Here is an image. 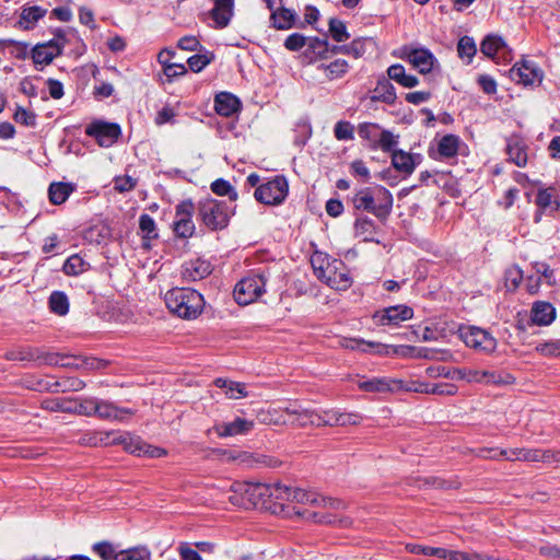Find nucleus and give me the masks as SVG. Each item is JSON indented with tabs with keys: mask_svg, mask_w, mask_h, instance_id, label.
<instances>
[{
	"mask_svg": "<svg viewBox=\"0 0 560 560\" xmlns=\"http://www.w3.org/2000/svg\"><path fill=\"white\" fill-rule=\"evenodd\" d=\"M164 301L171 313L188 320L197 318L205 306L203 296L198 291L188 288L168 290Z\"/></svg>",
	"mask_w": 560,
	"mask_h": 560,
	"instance_id": "nucleus-1",
	"label": "nucleus"
},
{
	"mask_svg": "<svg viewBox=\"0 0 560 560\" xmlns=\"http://www.w3.org/2000/svg\"><path fill=\"white\" fill-rule=\"evenodd\" d=\"M232 214L233 209L226 201L207 197L198 202V215L202 223L212 231L226 228Z\"/></svg>",
	"mask_w": 560,
	"mask_h": 560,
	"instance_id": "nucleus-2",
	"label": "nucleus"
},
{
	"mask_svg": "<svg viewBox=\"0 0 560 560\" xmlns=\"http://www.w3.org/2000/svg\"><path fill=\"white\" fill-rule=\"evenodd\" d=\"M268 278L269 277L265 271H260L240 280L233 292L236 303L240 305H248L255 302L265 293V287Z\"/></svg>",
	"mask_w": 560,
	"mask_h": 560,
	"instance_id": "nucleus-3",
	"label": "nucleus"
},
{
	"mask_svg": "<svg viewBox=\"0 0 560 560\" xmlns=\"http://www.w3.org/2000/svg\"><path fill=\"white\" fill-rule=\"evenodd\" d=\"M67 44L66 35L62 31H58L54 38L35 45L31 49V58L37 69L48 66L52 60L62 54V49Z\"/></svg>",
	"mask_w": 560,
	"mask_h": 560,
	"instance_id": "nucleus-4",
	"label": "nucleus"
},
{
	"mask_svg": "<svg viewBox=\"0 0 560 560\" xmlns=\"http://www.w3.org/2000/svg\"><path fill=\"white\" fill-rule=\"evenodd\" d=\"M289 192V184L284 176H276L265 184L259 185L255 190L257 201L277 206L284 201Z\"/></svg>",
	"mask_w": 560,
	"mask_h": 560,
	"instance_id": "nucleus-5",
	"label": "nucleus"
},
{
	"mask_svg": "<svg viewBox=\"0 0 560 560\" xmlns=\"http://www.w3.org/2000/svg\"><path fill=\"white\" fill-rule=\"evenodd\" d=\"M113 443L122 445L126 452L136 456L159 458L167 455V451L165 448L148 444L140 436L132 435L128 432L114 438Z\"/></svg>",
	"mask_w": 560,
	"mask_h": 560,
	"instance_id": "nucleus-6",
	"label": "nucleus"
},
{
	"mask_svg": "<svg viewBox=\"0 0 560 560\" xmlns=\"http://www.w3.org/2000/svg\"><path fill=\"white\" fill-rule=\"evenodd\" d=\"M457 336L467 347L479 352L490 353L497 347V340L488 331L476 326H459Z\"/></svg>",
	"mask_w": 560,
	"mask_h": 560,
	"instance_id": "nucleus-7",
	"label": "nucleus"
},
{
	"mask_svg": "<svg viewBox=\"0 0 560 560\" xmlns=\"http://www.w3.org/2000/svg\"><path fill=\"white\" fill-rule=\"evenodd\" d=\"M357 386L362 392L373 394L396 393L399 390H413L410 386L406 385L402 380L386 376H375L371 378L362 376L357 381ZM415 390L418 392L419 389L416 388Z\"/></svg>",
	"mask_w": 560,
	"mask_h": 560,
	"instance_id": "nucleus-8",
	"label": "nucleus"
},
{
	"mask_svg": "<svg viewBox=\"0 0 560 560\" xmlns=\"http://www.w3.org/2000/svg\"><path fill=\"white\" fill-rule=\"evenodd\" d=\"M399 58L407 60L420 73L427 74L433 69L436 61L433 54L423 47H415L412 45L402 46L397 55Z\"/></svg>",
	"mask_w": 560,
	"mask_h": 560,
	"instance_id": "nucleus-9",
	"label": "nucleus"
},
{
	"mask_svg": "<svg viewBox=\"0 0 560 560\" xmlns=\"http://www.w3.org/2000/svg\"><path fill=\"white\" fill-rule=\"evenodd\" d=\"M85 133L96 140L98 145L112 147L120 137L121 129L118 124L104 120H94L85 128Z\"/></svg>",
	"mask_w": 560,
	"mask_h": 560,
	"instance_id": "nucleus-10",
	"label": "nucleus"
},
{
	"mask_svg": "<svg viewBox=\"0 0 560 560\" xmlns=\"http://www.w3.org/2000/svg\"><path fill=\"white\" fill-rule=\"evenodd\" d=\"M509 73L514 82L524 86L539 85L544 79L542 70L530 60L516 62Z\"/></svg>",
	"mask_w": 560,
	"mask_h": 560,
	"instance_id": "nucleus-11",
	"label": "nucleus"
},
{
	"mask_svg": "<svg viewBox=\"0 0 560 560\" xmlns=\"http://www.w3.org/2000/svg\"><path fill=\"white\" fill-rule=\"evenodd\" d=\"M195 206L191 200H184L176 206L175 220L173 222V231L176 236L182 238L191 237L196 226L192 221Z\"/></svg>",
	"mask_w": 560,
	"mask_h": 560,
	"instance_id": "nucleus-12",
	"label": "nucleus"
},
{
	"mask_svg": "<svg viewBox=\"0 0 560 560\" xmlns=\"http://www.w3.org/2000/svg\"><path fill=\"white\" fill-rule=\"evenodd\" d=\"M3 358L9 361H39L48 365L59 364V354L44 353L38 349L20 347L9 350L4 353Z\"/></svg>",
	"mask_w": 560,
	"mask_h": 560,
	"instance_id": "nucleus-13",
	"label": "nucleus"
},
{
	"mask_svg": "<svg viewBox=\"0 0 560 560\" xmlns=\"http://www.w3.org/2000/svg\"><path fill=\"white\" fill-rule=\"evenodd\" d=\"M413 316V311L407 305H395L376 312L374 320L382 326H398Z\"/></svg>",
	"mask_w": 560,
	"mask_h": 560,
	"instance_id": "nucleus-14",
	"label": "nucleus"
},
{
	"mask_svg": "<svg viewBox=\"0 0 560 560\" xmlns=\"http://www.w3.org/2000/svg\"><path fill=\"white\" fill-rule=\"evenodd\" d=\"M303 504L322 505L332 510H339L343 508V503L337 499L325 498L315 492L306 491L300 488L291 487L290 500Z\"/></svg>",
	"mask_w": 560,
	"mask_h": 560,
	"instance_id": "nucleus-15",
	"label": "nucleus"
},
{
	"mask_svg": "<svg viewBox=\"0 0 560 560\" xmlns=\"http://www.w3.org/2000/svg\"><path fill=\"white\" fill-rule=\"evenodd\" d=\"M328 287L335 290L343 291L351 287L352 279L345 262L337 259L332 266L328 268L325 277L322 279Z\"/></svg>",
	"mask_w": 560,
	"mask_h": 560,
	"instance_id": "nucleus-16",
	"label": "nucleus"
},
{
	"mask_svg": "<svg viewBox=\"0 0 560 560\" xmlns=\"http://www.w3.org/2000/svg\"><path fill=\"white\" fill-rule=\"evenodd\" d=\"M284 412L291 425H316V421H318L317 410L302 408L298 402L287 406Z\"/></svg>",
	"mask_w": 560,
	"mask_h": 560,
	"instance_id": "nucleus-17",
	"label": "nucleus"
},
{
	"mask_svg": "<svg viewBox=\"0 0 560 560\" xmlns=\"http://www.w3.org/2000/svg\"><path fill=\"white\" fill-rule=\"evenodd\" d=\"M133 415V411L128 408H120L110 401L97 398L95 417L108 421H124L126 418Z\"/></svg>",
	"mask_w": 560,
	"mask_h": 560,
	"instance_id": "nucleus-18",
	"label": "nucleus"
},
{
	"mask_svg": "<svg viewBox=\"0 0 560 560\" xmlns=\"http://www.w3.org/2000/svg\"><path fill=\"white\" fill-rule=\"evenodd\" d=\"M555 306L546 301H536L530 310V325L535 326H549L556 319Z\"/></svg>",
	"mask_w": 560,
	"mask_h": 560,
	"instance_id": "nucleus-19",
	"label": "nucleus"
},
{
	"mask_svg": "<svg viewBox=\"0 0 560 560\" xmlns=\"http://www.w3.org/2000/svg\"><path fill=\"white\" fill-rule=\"evenodd\" d=\"M429 156L435 161H443L455 156V136L435 137L429 149Z\"/></svg>",
	"mask_w": 560,
	"mask_h": 560,
	"instance_id": "nucleus-20",
	"label": "nucleus"
},
{
	"mask_svg": "<svg viewBox=\"0 0 560 560\" xmlns=\"http://www.w3.org/2000/svg\"><path fill=\"white\" fill-rule=\"evenodd\" d=\"M254 428V421L236 418L230 422H221L214 425V431L220 438H229L247 434Z\"/></svg>",
	"mask_w": 560,
	"mask_h": 560,
	"instance_id": "nucleus-21",
	"label": "nucleus"
},
{
	"mask_svg": "<svg viewBox=\"0 0 560 560\" xmlns=\"http://www.w3.org/2000/svg\"><path fill=\"white\" fill-rule=\"evenodd\" d=\"M506 154L509 160L518 167H525L528 162V145L526 142L517 137L513 136L508 139L506 142Z\"/></svg>",
	"mask_w": 560,
	"mask_h": 560,
	"instance_id": "nucleus-22",
	"label": "nucleus"
},
{
	"mask_svg": "<svg viewBox=\"0 0 560 560\" xmlns=\"http://www.w3.org/2000/svg\"><path fill=\"white\" fill-rule=\"evenodd\" d=\"M211 271L212 267L208 260L196 258L183 265L182 276L187 281H198L208 277Z\"/></svg>",
	"mask_w": 560,
	"mask_h": 560,
	"instance_id": "nucleus-23",
	"label": "nucleus"
},
{
	"mask_svg": "<svg viewBox=\"0 0 560 560\" xmlns=\"http://www.w3.org/2000/svg\"><path fill=\"white\" fill-rule=\"evenodd\" d=\"M214 109L220 116L231 117L241 110V102L232 93L220 92L214 97Z\"/></svg>",
	"mask_w": 560,
	"mask_h": 560,
	"instance_id": "nucleus-24",
	"label": "nucleus"
},
{
	"mask_svg": "<svg viewBox=\"0 0 560 560\" xmlns=\"http://www.w3.org/2000/svg\"><path fill=\"white\" fill-rule=\"evenodd\" d=\"M214 7L210 15L214 22V27L224 28L229 25L233 15L234 0H213Z\"/></svg>",
	"mask_w": 560,
	"mask_h": 560,
	"instance_id": "nucleus-25",
	"label": "nucleus"
},
{
	"mask_svg": "<svg viewBox=\"0 0 560 560\" xmlns=\"http://www.w3.org/2000/svg\"><path fill=\"white\" fill-rule=\"evenodd\" d=\"M420 161L419 154H410L402 150H396L392 153V165L399 172L410 175Z\"/></svg>",
	"mask_w": 560,
	"mask_h": 560,
	"instance_id": "nucleus-26",
	"label": "nucleus"
},
{
	"mask_svg": "<svg viewBox=\"0 0 560 560\" xmlns=\"http://www.w3.org/2000/svg\"><path fill=\"white\" fill-rule=\"evenodd\" d=\"M47 13V9L39 5L23 7L18 25L20 28L30 31L33 30L36 23L43 19Z\"/></svg>",
	"mask_w": 560,
	"mask_h": 560,
	"instance_id": "nucleus-27",
	"label": "nucleus"
},
{
	"mask_svg": "<svg viewBox=\"0 0 560 560\" xmlns=\"http://www.w3.org/2000/svg\"><path fill=\"white\" fill-rule=\"evenodd\" d=\"M371 190L374 196V201L377 206V218H386L393 208L394 200L390 191L383 186L371 187Z\"/></svg>",
	"mask_w": 560,
	"mask_h": 560,
	"instance_id": "nucleus-28",
	"label": "nucleus"
},
{
	"mask_svg": "<svg viewBox=\"0 0 560 560\" xmlns=\"http://www.w3.org/2000/svg\"><path fill=\"white\" fill-rule=\"evenodd\" d=\"M75 184L72 183H51L48 188L50 202L54 205H61L66 202L69 196L75 190Z\"/></svg>",
	"mask_w": 560,
	"mask_h": 560,
	"instance_id": "nucleus-29",
	"label": "nucleus"
},
{
	"mask_svg": "<svg viewBox=\"0 0 560 560\" xmlns=\"http://www.w3.org/2000/svg\"><path fill=\"white\" fill-rule=\"evenodd\" d=\"M406 548L409 552L416 555H424L430 557H436L440 559H455V551L445 548L422 546L418 544H408Z\"/></svg>",
	"mask_w": 560,
	"mask_h": 560,
	"instance_id": "nucleus-30",
	"label": "nucleus"
},
{
	"mask_svg": "<svg viewBox=\"0 0 560 560\" xmlns=\"http://www.w3.org/2000/svg\"><path fill=\"white\" fill-rule=\"evenodd\" d=\"M270 19L277 30H290L295 25L298 15L293 10L280 8L272 11Z\"/></svg>",
	"mask_w": 560,
	"mask_h": 560,
	"instance_id": "nucleus-31",
	"label": "nucleus"
},
{
	"mask_svg": "<svg viewBox=\"0 0 560 560\" xmlns=\"http://www.w3.org/2000/svg\"><path fill=\"white\" fill-rule=\"evenodd\" d=\"M214 385L223 389L229 399H241L248 395L246 386L243 383L220 377L214 381Z\"/></svg>",
	"mask_w": 560,
	"mask_h": 560,
	"instance_id": "nucleus-32",
	"label": "nucleus"
},
{
	"mask_svg": "<svg viewBox=\"0 0 560 560\" xmlns=\"http://www.w3.org/2000/svg\"><path fill=\"white\" fill-rule=\"evenodd\" d=\"M317 69L324 71L326 78L332 81L343 78L348 73L350 65L345 59H335L329 63H320Z\"/></svg>",
	"mask_w": 560,
	"mask_h": 560,
	"instance_id": "nucleus-33",
	"label": "nucleus"
},
{
	"mask_svg": "<svg viewBox=\"0 0 560 560\" xmlns=\"http://www.w3.org/2000/svg\"><path fill=\"white\" fill-rule=\"evenodd\" d=\"M506 43L505 40L495 34H489L487 35L483 40L480 44V50L481 52L491 59H495V56L500 50L506 49Z\"/></svg>",
	"mask_w": 560,
	"mask_h": 560,
	"instance_id": "nucleus-34",
	"label": "nucleus"
},
{
	"mask_svg": "<svg viewBox=\"0 0 560 560\" xmlns=\"http://www.w3.org/2000/svg\"><path fill=\"white\" fill-rule=\"evenodd\" d=\"M353 206L358 210H364L377 217V206L374 201L371 187L363 188L355 194L353 197Z\"/></svg>",
	"mask_w": 560,
	"mask_h": 560,
	"instance_id": "nucleus-35",
	"label": "nucleus"
},
{
	"mask_svg": "<svg viewBox=\"0 0 560 560\" xmlns=\"http://www.w3.org/2000/svg\"><path fill=\"white\" fill-rule=\"evenodd\" d=\"M396 98L394 85L386 79L378 80L372 100L392 105L395 103Z\"/></svg>",
	"mask_w": 560,
	"mask_h": 560,
	"instance_id": "nucleus-36",
	"label": "nucleus"
},
{
	"mask_svg": "<svg viewBox=\"0 0 560 560\" xmlns=\"http://www.w3.org/2000/svg\"><path fill=\"white\" fill-rule=\"evenodd\" d=\"M259 422L264 424L288 425L289 419L284 412V408H273L260 410L257 415Z\"/></svg>",
	"mask_w": 560,
	"mask_h": 560,
	"instance_id": "nucleus-37",
	"label": "nucleus"
},
{
	"mask_svg": "<svg viewBox=\"0 0 560 560\" xmlns=\"http://www.w3.org/2000/svg\"><path fill=\"white\" fill-rule=\"evenodd\" d=\"M336 258H331L329 255L323 252H315L311 257V264L314 269V273L316 277L322 280L325 277L328 268L332 266V262L336 261Z\"/></svg>",
	"mask_w": 560,
	"mask_h": 560,
	"instance_id": "nucleus-38",
	"label": "nucleus"
},
{
	"mask_svg": "<svg viewBox=\"0 0 560 560\" xmlns=\"http://www.w3.org/2000/svg\"><path fill=\"white\" fill-rule=\"evenodd\" d=\"M515 377L506 371H482V383L505 386L514 384Z\"/></svg>",
	"mask_w": 560,
	"mask_h": 560,
	"instance_id": "nucleus-39",
	"label": "nucleus"
},
{
	"mask_svg": "<svg viewBox=\"0 0 560 560\" xmlns=\"http://www.w3.org/2000/svg\"><path fill=\"white\" fill-rule=\"evenodd\" d=\"M93 551L103 560H125L127 556V549L117 551L114 546L107 541L94 544Z\"/></svg>",
	"mask_w": 560,
	"mask_h": 560,
	"instance_id": "nucleus-40",
	"label": "nucleus"
},
{
	"mask_svg": "<svg viewBox=\"0 0 560 560\" xmlns=\"http://www.w3.org/2000/svg\"><path fill=\"white\" fill-rule=\"evenodd\" d=\"M307 52H312L314 57H311V61L316 59H325L329 54V43L325 38L311 37L306 39Z\"/></svg>",
	"mask_w": 560,
	"mask_h": 560,
	"instance_id": "nucleus-41",
	"label": "nucleus"
},
{
	"mask_svg": "<svg viewBox=\"0 0 560 560\" xmlns=\"http://www.w3.org/2000/svg\"><path fill=\"white\" fill-rule=\"evenodd\" d=\"M237 488L241 493L245 494L246 509L260 505L258 491L262 489L261 487H257L254 482H237Z\"/></svg>",
	"mask_w": 560,
	"mask_h": 560,
	"instance_id": "nucleus-42",
	"label": "nucleus"
},
{
	"mask_svg": "<svg viewBox=\"0 0 560 560\" xmlns=\"http://www.w3.org/2000/svg\"><path fill=\"white\" fill-rule=\"evenodd\" d=\"M509 454L513 460L542 463L544 459V450L539 448H512L509 450Z\"/></svg>",
	"mask_w": 560,
	"mask_h": 560,
	"instance_id": "nucleus-43",
	"label": "nucleus"
},
{
	"mask_svg": "<svg viewBox=\"0 0 560 560\" xmlns=\"http://www.w3.org/2000/svg\"><path fill=\"white\" fill-rule=\"evenodd\" d=\"M139 228L143 233V246L149 248L150 241L158 237L156 225L152 217L149 214H141L139 218Z\"/></svg>",
	"mask_w": 560,
	"mask_h": 560,
	"instance_id": "nucleus-44",
	"label": "nucleus"
},
{
	"mask_svg": "<svg viewBox=\"0 0 560 560\" xmlns=\"http://www.w3.org/2000/svg\"><path fill=\"white\" fill-rule=\"evenodd\" d=\"M240 460L247 466H266V467H277L279 462L270 456L264 454H249L242 453L238 456Z\"/></svg>",
	"mask_w": 560,
	"mask_h": 560,
	"instance_id": "nucleus-45",
	"label": "nucleus"
},
{
	"mask_svg": "<svg viewBox=\"0 0 560 560\" xmlns=\"http://www.w3.org/2000/svg\"><path fill=\"white\" fill-rule=\"evenodd\" d=\"M433 185L445 190L451 197L455 196V177L451 171H434Z\"/></svg>",
	"mask_w": 560,
	"mask_h": 560,
	"instance_id": "nucleus-46",
	"label": "nucleus"
},
{
	"mask_svg": "<svg viewBox=\"0 0 560 560\" xmlns=\"http://www.w3.org/2000/svg\"><path fill=\"white\" fill-rule=\"evenodd\" d=\"M42 406L49 411L72 413L73 399L67 397L45 399Z\"/></svg>",
	"mask_w": 560,
	"mask_h": 560,
	"instance_id": "nucleus-47",
	"label": "nucleus"
},
{
	"mask_svg": "<svg viewBox=\"0 0 560 560\" xmlns=\"http://www.w3.org/2000/svg\"><path fill=\"white\" fill-rule=\"evenodd\" d=\"M382 129L380 125L374 122H362L358 127V133L360 138L370 142L373 149H376V142L380 138Z\"/></svg>",
	"mask_w": 560,
	"mask_h": 560,
	"instance_id": "nucleus-48",
	"label": "nucleus"
},
{
	"mask_svg": "<svg viewBox=\"0 0 560 560\" xmlns=\"http://www.w3.org/2000/svg\"><path fill=\"white\" fill-rule=\"evenodd\" d=\"M50 311L59 316H63L69 312V301L67 295L61 291H54L49 296Z\"/></svg>",
	"mask_w": 560,
	"mask_h": 560,
	"instance_id": "nucleus-49",
	"label": "nucleus"
},
{
	"mask_svg": "<svg viewBox=\"0 0 560 560\" xmlns=\"http://www.w3.org/2000/svg\"><path fill=\"white\" fill-rule=\"evenodd\" d=\"M96 402L97 398L94 397L83 398L80 401L73 399L72 413L95 417Z\"/></svg>",
	"mask_w": 560,
	"mask_h": 560,
	"instance_id": "nucleus-50",
	"label": "nucleus"
},
{
	"mask_svg": "<svg viewBox=\"0 0 560 560\" xmlns=\"http://www.w3.org/2000/svg\"><path fill=\"white\" fill-rule=\"evenodd\" d=\"M88 267L89 264L80 255L75 254L66 260L63 265V271L68 276H78L84 272Z\"/></svg>",
	"mask_w": 560,
	"mask_h": 560,
	"instance_id": "nucleus-51",
	"label": "nucleus"
},
{
	"mask_svg": "<svg viewBox=\"0 0 560 560\" xmlns=\"http://www.w3.org/2000/svg\"><path fill=\"white\" fill-rule=\"evenodd\" d=\"M477 52V46L472 37L463 36L457 42V55L462 59L467 58V63H469L472 57Z\"/></svg>",
	"mask_w": 560,
	"mask_h": 560,
	"instance_id": "nucleus-52",
	"label": "nucleus"
},
{
	"mask_svg": "<svg viewBox=\"0 0 560 560\" xmlns=\"http://www.w3.org/2000/svg\"><path fill=\"white\" fill-rule=\"evenodd\" d=\"M329 34L334 40L338 43L346 42L350 38V34L347 31L345 22L339 19L331 18L328 23Z\"/></svg>",
	"mask_w": 560,
	"mask_h": 560,
	"instance_id": "nucleus-53",
	"label": "nucleus"
},
{
	"mask_svg": "<svg viewBox=\"0 0 560 560\" xmlns=\"http://www.w3.org/2000/svg\"><path fill=\"white\" fill-rule=\"evenodd\" d=\"M345 347L351 350H358L361 352H376L382 353L383 345L364 341L362 339H350L345 343Z\"/></svg>",
	"mask_w": 560,
	"mask_h": 560,
	"instance_id": "nucleus-54",
	"label": "nucleus"
},
{
	"mask_svg": "<svg viewBox=\"0 0 560 560\" xmlns=\"http://www.w3.org/2000/svg\"><path fill=\"white\" fill-rule=\"evenodd\" d=\"M555 188H544L539 189L536 196V205L540 210H553L555 200Z\"/></svg>",
	"mask_w": 560,
	"mask_h": 560,
	"instance_id": "nucleus-55",
	"label": "nucleus"
},
{
	"mask_svg": "<svg viewBox=\"0 0 560 560\" xmlns=\"http://www.w3.org/2000/svg\"><path fill=\"white\" fill-rule=\"evenodd\" d=\"M398 144V136H395L389 130H382L380 138L376 142V149L380 148L383 152L396 151L395 148Z\"/></svg>",
	"mask_w": 560,
	"mask_h": 560,
	"instance_id": "nucleus-56",
	"label": "nucleus"
},
{
	"mask_svg": "<svg viewBox=\"0 0 560 560\" xmlns=\"http://www.w3.org/2000/svg\"><path fill=\"white\" fill-rule=\"evenodd\" d=\"M211 190L218 196H228L230 201H235L237 199L236 190L228 180L222 178L217 179L211 184Z\"/></svg>",
	"mask_w": 560,
	"mask_h": 560,
	"instance_id": "nucleus-57",
	"label": "nucleus"
},
{
	"mask_svg": "<svg viewBox=\"0 0 560 560\" xmlns=\"http://www.w3.org/2000/svg\"><path fill=\"white\" fill-rule=\"evenodd\" d=\"M478 456L485 459H506L513 460L514 458L509 454V450H501L498 447H483L478 451Z\"/></svg>",
	"mask_w": 560,
	"mask_h": 560,
	"instance_id": "nucleus-58",
	"label": "nucleus"
},
{
	"mask_svg": "<svg viewBox=\"0 0 560 560\" xmlns=\"http://www.w3.org/2000/svg\"><path fill=\"white\" fill-rule=\"evenodd\" d=\"M14 120L25 127L36 126V115L34 112L28 110L24 107H18L14 113Z\"/></svg>",
	"mask_w": 560,
	"mask_h": 560,
	"instance_id": "nucleus-59",
	"label": "nucleus"
},
{
	"mask_svg": "<svg viewBox=\"0 0 560 560\" xmlns=\"http://www.w3.org/2000/svg\"><path fill=\"white\" fill-rule=\"evenodd\" d=\"M401 353L404 355H411L415 358H425V359H439L440 352L438 350L429 349V348H415V347H402Z\"/></svg>",
	"mask_w": 560,
	"mask_h": 560,
	"instance_id": "nucleus-60",
	"label": "nucleus"
},
{
	"mask_svg": "<svg viewBox=\"0 0 560 560\" xmlns=\"http://www.w3.org/2000/svg\"><path fill=\"white\" fill-rule=\"evenodd\" d=\"M137 185V179L129 175L116 176L114 178V188L119 192H128Z\"/></svg>",
	"mask_w": 560,
	"mask_h": 560,
	"instance_id": "nucleus-61",
	"label": "nucleus"
},
{
	"mask_svg": "<svg viewBox=\"0 0 560 560\" xmlns=\"http://www.w3.org/2000/svg\"><path fill=\"white\" fill-rule=\"evenodd\" d=\"M334 135L338 140H352L353 126L349 121H338L335 125Z\"/></svg>",
	"mask_w": 560,
	"mask_h": 560,
	"instance_id": "nucleus-62",
	"label": "nucleus"
},
{
	"mask_svg": "<svg viewBox=\"0 0 560 560\" xmlns=\"http://www.w3.org/2000/svg\"><path fill=\"white\" fill-rule=\"evenodd\" d=\"M536 350L544 355L558 357L560 355V340H550L538 343Z\"/></svg>",
	"mask_w": 560,
	"mask_h": 560,
	"instance_id": "nucleus-63",
	"label": "nucleus"
},
{
	"mask_svg": "<svg viewBox=\"0 0 560 560\" xmlns=\"http://www.w3.org/2000/svg\"><path fill=\"white\" fill-rule=\"evenodd\" d=\"M151 551L145 546H137L127 549L125 560H150Z\"/></svg>",
	"mask_w": 560,
	"mask_h": 560,
	"instance_id": "nucleus-64",
	"label": "nucleus"
}]
</instances>
